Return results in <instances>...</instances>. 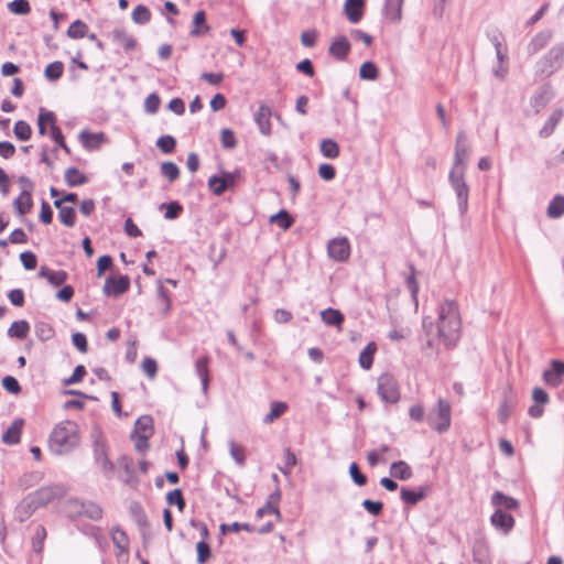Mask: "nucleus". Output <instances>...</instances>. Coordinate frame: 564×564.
Wrapping results in <instances>:
<instances>
[{"mask_svg":"<svg viewBox=\"0 0 564 564\" xmlns=\"http://www.w3.org/2000/svg\"><path fill=\"white\" fill-rule=\"evenodd\" d=\"M462 327L458 304L454 300H445L438 306L437 335L446 346L454 345L459 338Z\"/></svg>","mask_w":564,"mask_h":564,"instance_id":"nucleus-1","label":"nucleus"},{"mask_svg":"<svg viewBox=\"0 0 564 564\" xmlns=\"http://www.w3.org/2000/svg\"><path fill=\"white\" fill-rule=\"evenodd\" d=\"M79 444L78 425L74 421H63L55 425L48 437L50 451L55 455H65Z\"/></svg>","mask_w":564,"mask_h":564,"instance_id":"nucleus-2","label":"nucleus"},{"mask_svg":"<svg viewBox=\"0 0 564 564\" xmlns=\"http://www.w3.org/2000/svg\"><path fill=\"white\" fill-rule=\"evenodd\" d=\"M564 64V42L554 45L536 63V75L547 78Z\"/></svg>","mask_w":564,"mask_h":564,"instance_id":"nucleus-3","label":"nucleus"},{"mask_svg":"<svg viewBox=\"0 0 564 564\" xmlns=\"http://www.w3.org/2000/svg\"><path fill=\"white\" fill-rule=\"evenodd\" d=\"M427 424L434 431L443 434L448 431L452 422L451 404L447 400L440 398L426 417Z\"/></svg>","mask_w":564,"mask_h":564,"instance_id":"nucleus-4","label":"nucleus"},{"mask_svg":"<svg viewBox=\"0 0 564 564\" xmlns=\"http://www.w3.org/2000/svg\"><path fill=\"white\" fill-rule=\"evenodd\" d=\"M91 437L95 464L106 477H110L115 470V464L108 458L107 442L99 430H95Z\"/></svg>","mask_w":564,"mask_h":564,"instance_id":"nucleus-5","label":"nucleus"},{"mask_svg":"<svg viewBox=\"0 0 564 564\" xmlns=\"http://www.w3.org/2000/svg\"><path fill=\"white\" fill-rule=\"evenodd\" d=\"M464 169H452L448 180L457 198L458 212L460 216H465L468 210L469 186L465 181Z\"/></svg>","mask_w":564,"mask_h":564,"instance_id":"nucleus-6","label":"nucleus"},{"mask_svg":"<svg viewBox=\"0 0 564 564\" xmlns=\"http://www.w3.org/2000/svg\"><path fill=\"white\" fill-rule=\"evenodd\" d=\"M377 393L386 403L394 404L400 400L399 383L392 373L383 372L378 377Z\"/></svg>","mask_w":564,"mask_h":564,"instance_id":"nucleus-7","label":"nucleus"},{"mask_svg":"<svg viewBox=\"0 0 564 564\" xmlns=\"http://www.w3.org/2000/svg\"><path fill=\"white\" fill-rule=\"evenodd\" d=\"M62 488L58 486L42 487L35 492L29 495L24 502L29 509L35 510L52 502L57 497L62 496Z\"/></svg>","mask_w":564,"mask_h":564,"instance_id":"nucleus-8","label":"nucleus"},{"mask_svg":"<svg viewBox=\"0 0 564 564\" xmlns=\"http://www.w3.org/2000/svg\"><path fill=\"white\" fill-rule=\"evenodd\" d=\"M18 182L20 184L21 194L25 198V206L20 208V199H14L13 206L20 216H24L25 214L30 213L33 207L32 192L34 189V183L24 175L20 176Z\"/></svg>","mask_w":564,"mask_h":564,"instance_id":"nucleus-9","label":"nucleus"},{"mask_svg":"<svg viewBox=\"0 0 564 564\" xmlns=\"http://www.w3.org/2000/svg\"><path fill=\"white\" fill-rule=\"evenodd\" d=\"M129 511L140 530L142 540L147 542L151 538V533L150 522L143 507L141 506L140 502L132 501L130 503Z\"/></svg>","mask_w":564,"mask_h":564,"instance_id":"nucleus-10","label":"nucleus"},{"mask_svg":"<svg viewBox=\"0 0 564 564\" xmlns=\"http://www.w3.org/2000/svg\"><path fill=\"white\" fill-rule=\"evenodd\" d=\"M327 252L329 258L338 262L347 261L350 256L348 239L346 237L330 239L327 245Z\"/></svg>","mask_w":564,"mask_h":564,"instance_id":"nucleus-11","label":"nucleus"},{"mask_svg":"<svg viewBox=\"0 0 564 564\" xmlns=\"http://www.w3.org/2000/svg\"><path fill=\"white\" fill-rule=\"evenodd\" d=\"M238 177H240L239 170L234 172L220 170L218 174H214V195H221L226 191L234 188Z\"/></svg>","mask_w":564,"mask_h":564,"instance_id":"nucleus-12","label":"nucleus"},{"mask_svg":"<svg viewBox=\"0 0 564 564\" xmlns=\"http://www.w3.org/2000/svg\"><path fill=\"white\" fill-rule=\"evenodd\" d=\"M543 381L553 388H557L564 378V361L560 359H553L550 364V368L543 371Z\"/></svg>","mask_w":564,"mask_h":564,"instance_id":"nucleus-13","label":"nucleus"},{"mask_svg":"<svg viewBox=\"0 0 564 564\" xmlns=\"http://www.w3.org/2000/svg\"><path fill=\"white\" fill-rule=\"evenodd\" d=\"M191 524L193 527H198L200 529V534H202L203 540L196 544V552H197L196 561L198 564H205L208 561V558L212 556L210 545L206 542V539H208V536H209L208 527L205 523H198L194 520L191 521Z\"/></svg>","mask_w":564,"mask_h":564,"instance_id":"nucleus-14","label":"nucleus"},{"mask_svg":"<svg viewBox=\"0 0 564 564\" xmlns=\"http://www.w3.org/2000/svg\"><path fill=\"white\" fill-rule=\"evenodd\" d=\"M130 288V279L128 275H120L118 279L108 276L105 281L104 293L107 296H119L126 293Z\"/></svg>","mask_w":564,"mask_h":564,"instance_id":"nucleus-15","label":"nucleus"},{"mask_svg":"<svg viewBox=\"0 0 564 564\" xmlns=\"http://www.w3.org/2000/svg\"><path fill=\"white\" fill-rule=\"evenodd\" d=\"M430 491V486H421L417 489L402 487L400 490V498L405 505L413 507L425 499Z\"/></svg>","mask_w":564,"mask_h":564,"instance_id":"nucleus-16","label":"nucleus"},{"mask_svg":"<svg viewBox=\"0 0 564 564\" xmlns=\"http://www.w3.org/2000/svg\"><path fill=\"white\" fill-rule=\"evenodd\" d=\"M465 139V133L463 131L458 132L456 137L455 160L452 169L465 170V164L469 155L468 148L464 144Z\"/></svg>","mask_w":564,"mask_h":564,"instance_id":"nucleus-17","label":"nucleus"},{"mask_svg":"<svg viewBox=\"0 0 564 564\" xmlns=\"http://www.w3.org/2000/svg\"><path fill=\"white\" fill-rule=\"evenodd\" d=\"M271 116H272L271 108L265 105H261L259 107L258 111L254 113V121L259 128V131L263 135L271 134V131H272L271 122H270Z\"/></svg>","mask_w":564,"mask_h":564,"instance_id":"nucleus-18","label":"nucleus"},{"mask_svg":"<svg viewBox=\"0 0 564 564\" xmlns=\"http://www.w3.org/2000/svg\"><path fill=\"white\" fill-rule=\"evenodd\" d=\"M490 521L496 529H499L505 533L510 532L514 527V518L503 510H495Z\"/></svg>","mask_w":564,"mask_h":564,"instance_id":"nucleus-19","label":"nucleus"},{"mask_svg":"<svg viewBox=\"0 0 564 564\" xmlns=\"http://www.w3.org/2000/svg\"><path fill=\"white\" fill-rule=\"evenodd\" d=\"M24 425L23 419H15L2 435V442L7 445H17L20 443L22 429Z\"/></svg>","mask_w":564,"mask_h":564,"instance_id":"nucleus-20","label":"nucleus"},{"mask_svg":"<svg viewBox=\"0 0 564 564\" xmlns=\"http://www.w3.org/2000/svg\"><path fill=\"white\" fill-rule=\"evenodd\" d=\"M553 36V32L551 30H543L539 33H536L531 41L528 44V53L530 55H534L538 52H540L542 48H544L547 43L551 41Z\"/></svg>","mask_w":564,"mask_h":564,"instance_id":"nucleus-21","label":"nucleus"},{"mask_svg":"<svg viewBox=\"0 0 564 564\" xmlns=\"http://www.w3.org/2000/svg\"><path fill=\"white\" fill-rule=\"evenodd\" d=\"M491 503L496 510H514L519 507L518 500L507 496L502 491L496 490L491 496Z\"/></svg>","mask_w":564,"mask_h":564,"instance_id":"nucleus-22","label":"nucleus"},{"mask_svg":"<svg viewBox=\"0 0 564 564\" xmlns=\"http://www.w3.org/2000/svg\"><path fill=\"white\" fill-rule=\"evenodd\" d=\"M365 0H346L345 14L349 22L358 23L364 14Z\"/></svg>","mask_w":564,"mask_h":564,"instance_id":"nucleus-23","label":"nucleus"},{"mask_svg":"<svg viewBox=\"0 0 564 564\" xmlns=\"http://www.w3.org/2000/svg\"><path fill=\"white\" fill-rule=\"evenodd\" d=\"M329 54L335 56L337 59H345L350 52V43L346 36H337L330 44Z\"/></svg>","mask_w":564,"mask_h":564,"instance_id":"nucleus-24","label":"nucleus"},{"mask_svg":"<svg viewBox=\"0 0 564 564\" xmlns=\"http://www.w3.org/2000/svg\"><path fill=\"white\" fill-rule=\"evenodd\" d=\"M79 139L85 149L97 150L106 141V135L104 132L94 133L83 130L79 133Z\"/></svg>","mask_w":564,"mask_h":564,"instance_id":"nucleus-25","label":"nucleus"},{"mask_svg":"<svg viewBox=\"0 0 564 564\" xmlns=\"http://www.w3.org/2000/svg\"><path fill=\"white\" fill-rule=\"evenodd\" d=\"M489 41L492 43L496 50V56L499 63H505L508 59L507 56V47L503 45V34L498 31L494 30L491 32L487 33Z\"/></svg>","mask_w":564,"mask_h":564,"instance_id":"nucleus-26","label":"nucleus"},{"mask_svg":"<svg viewBox=\"0 0 564 564\" xmlns=\"http://www.w3.org/2000/svg\"><path fill=\"white\" fill-rule=\"evenodd\" d=\"M404 0H384L383 14L391 22H400Z\"/></svg>","mask_w":564,"mask_h":564,"instance_id":"nucleus-27","label":"nucleus"},{"mask_svg":"<svg viewBox=\"0 0 564 564\" xmlns=\"http://www.w3.org/2000/svg\"><path fill=\"white\" fill-rule=\"evenodd\" d=\"M552 99V91L550 85H543L540 87L531 98V106L539 111L545 107Z\"/></svg>","mask_w":564,"mask_h":564,"instance_id":"nucleus-28","label":"nucleus"},{"mask_svg":"<svg viewBox=\"0 0 564 564\" xmlns=\"http://www.w3.org/2000/svg\"><path fill=\"white\" fill-rule=\"evenodd\" d=\"M513 408L514 401L512 399L511 391H506L503 393V400L501 401L497 412L500 423L505 424L509 420Z\"/></svg>","mask_w":564,"mask_h":564,"instance_id":"nucleus-29","label":"nucleus"},{"mask_svg":"<svg viewBox=\"0 0 564 564\" xmlns=\"http://www.w3.org/2000/svg\"><path fill=\"white\" fill-rule=\"evenodd\" d=\"M563 115H564L563 109L558 108V109L554 110L551 113V116L547 118V120L545 121L542 129L540 130V132H539L540 137L541 138L550 137L554 132L556 126L562 120Z\"/></svg>","mask_w":564,"mask_h":564,"instance_id":"nucleus-30","label":"nucleus"},{"mask_svg":"<svg viewBox=\"0 0 564 564\" xmlns=\"http://www.w3.org/2000/svg\"><path fill=\"white\" fill-rule=\"evenodd\" d=\"M64 180L69 187H77L88 182L87 176L75 166H70L65 171Z\"/></svg>","mask_w":564,"mask_h":564,"instance_id":"nucleus-31","label":"nucleus"},{"mask_svg":"<svg viewBox=\"0 0 564 564\" xmlns=\"http://www.w3.org/2000/svg\"><path fill=\"white\" fill-rule=\"evenodd\" d=\"M322 321L328 326L340 327L345 321L344 314L336 308L327 307L321 312Z\"/></svg>","mask_w":564,"mask_h":564,"instance_id":"nucleus-32","label":"nucleus"},{"mask_svg":"<svg viewBox=\"0 0 564 564\" xmlns=\"http://www.w3.org/2000/svg\"><path fill=\"white\" fill-rule=\"evenodd\" d=\"M377 351V344L370 341L359 354V365L362 369L369 370L373 365L375 354Z\"/></svg>","mask_w":564,"mask_h":564,"instance_id":"nucleus-33","label":"nucleus"},{"mask_svg":"<svg viewBox=\"0 0 564 564\" xmlns=\"http://www.w3.org/2000/svg\"><path fill=\"white\" fill-rule=\"evenodd\" d=\"M269 221L271 224L278 225L283 230H288L293 226L294 218L286 209L282 208L278 213L270 216Z\"/></svg>","mask_w":564,"mask_h":564,"instance_id":"nucleus-34","label":"nucleus"},{"mask_svg":"<svg viewBox=\"0 0 564 564\" xmlns=\"http://www.w3.org/2000/svg\"><path fill=\"white\" fill-rule=\"evenodd\" d=\"M390 473L400 480H408L412 477V469L404 460L393 462L390 466Z\"/></svg>","mask_w":564,"mask_h":564,"instance_id":"nucleus-35","label":"nucleus"},{"mask_svg":"<svg viewBox=\"0 0 564 564\" xmlns=\"http://www.w3.org/2000/svg\"><path fill=\"white\" fill-rule=\"evenodd\" d=\"M153 419L150 415L140 416L134 423V435L152 436L153 434Z\"/></svg>","mask_w":564,"mask_h":564,"instance_id":"nucleus-36","label":"nucleus"},{"mask_svg":"<svg viewBox=\"0 0 564 564\" xmlns=\"http://www.w3.org/2000/svg\"><path fill=\"white\" fill-rule=\"evenodd\" d=\"M289 409V405L283 401H273L270 404V412L263 417L264 424H271Z\"/></svg>","mask_w":564,"mask_h":564,"instance_id":"nucleus-37","label":"nucleus"},{"mask_svg":"<svg viewBox=\"0 0 564 564\" xmlns=\"http://www.w3.org/2000/svg\"><path fill=\"white\" fill-rule=\"evenodd\" d=\"M30 332V325L25 319L15 321L8 329V335L18 339H24Z\"/></svg>","mask_w":564,"mask_h":564,"instance_id":"nucleus-38","label":"nucleus"},{"mask_svg":"<svg viewBox=\"0 0 564 564\" xmlns=\"http://www.w3.org/2000/svg\"><path fill=\"white\" fill-rule=\"evenodd\" d=\"M112 39L122 45L126 51H132L137 45L135 40L127 34L123 29H115L112 31Z\"/></svg>","mask_w":564,"mask_h":564,"instance_id":"nucleus-39","label":"nucleus"},{"mask_svg":"<svg viewBox=\"0 0 564 564\" xmlns=\"http://www.w3.org/2000/svg\"><path fill=\"white\" fill-rule=\"evenodd\" d=\"M196 372L202 382V389L207 393L209 384L208 357H202L196 361Z\"/></svg>","mask_w":564,"mask_h":564,"instance_id":"nucleus-40","label":"nucleus"},{"mask_svg":"<svg viewBox=\"0 0 564 564\" xmlns=\"http://www.w3.org/2000/svg\"><path fill=\"white\" fill-rule=\"evenodd\" d=\"M319 150L322 155L327 159H336L339 156L340 153L338 143L333 139L322 140Z\"/></svg>","mask_w":564,"mask_h":564,"instance_id":"nucleus-41","label":"nucleus"},{"mask_svg":"<svg viewBox=\"0 0 564 564\" xmlns=\"http://www.w3.org/2000/svg\"><path fill=\"white\" fill-rule=\"evenodd\" d=\"M82 517H86L93 521H98L102 518V509L94 501H83Z\"/></svg>","mask_w":564,"mask_h":564,"instance_id":"nucleus-42","label":"nucleus"},{"mask_svg":"<svg viewBox=\"0 0 564 564\" xmlns=\"http://www.w3.org/2000/svg\"><path fill=\"white\" fill-rule=\"evenodd\" d=\"M546 214L550 218H560L564 215V196L555 195L550 202Z\"/></svg>","mask_w":564,"mask_h":564,"instance_id":"nucleus-43","label":"nucleus"},{"mask_svg":"<svg viewBox=\"0 0 564 564\" xmlns=\"http://www.w3.org/2000/svg\"><path fill=\"white\" fill-rule=\"evenodd\" d=\"M88 25L82 21H74L67 29V36L74 40L83 39L87 35Z\"/></svg>","mask_w":564,"mask_h":564,"instance_id":"nucleus-44","label":"nucleus"},{"mask_svg":"<svg viewBox=\"0 0 564 564\" xmlns=\"http://www.w3.org/2000/svg\"><path fill=\"white\" fill-rule=\"evenodd\" d=\"M379 76L378 66L371 62L367 61L361 64L359 68V77L365 80H375Z\"/></svg>","mask_w":564,"mask_h":564,"instance_id":"nucleus-45","label":"nucleus"},{"mask_svg":"<svg viewBox=\"0 0 564 564\" xmlns=\"http://www.w3.org/2000/svg\"><path fill=\"white\" fill-rule=\"evenodd\" d=\"M34 332L36 337L41 341H46L54 336V329L50 323L39 321L34 325Z\"/></svg>","mask_w":564,"mask_h":564,"instance_id":"nucleus-46","label":"nucleus"},{"mask_svg":"<svg viewBox=\"0 0 564 564\" xmlns=\"http://www.w3.org/2000/svg\"><path fill=\"white\" fill-rule=\"evenodd\" d=\"M63 72H64V64L61 61H55L45 67L44 76L48 80L55 82L62 77Z\"/></svg>","mask_w":564,"mask_h":564,"instance_id":"nucleus-47","label":"nucleus"},{"mask_svg":"<svg viewBox=\"0 0 564 564\" xmlns=\"http://www.w3.org/2000/svg\"><path fill=\"white\" fill-rule=\"evenodd\" d=\"M13 133L20 141H28L32 135V129L26 121L19 120L13 127Z\"/></svg>","mask_w":564,"mask_h":564,"instance_id":"nucleus-48","label":"nucleus"},{"mask_svg":"<svg viewBox=\"0 0 564 564\" xmlns=\"http://www.w3.org/2000/svg\"><path fill=\"white\" fill-rule=\"evenodd\" d=\"M156 147L163 152L164 154H170L175 150L176 147V140L174 137L170 134L161 135L156 140Z\"/></svg>","mask_w":564,"mask_h":564,"instance_id":"nucleus-49","label":"nucleus"},{"mask_svg":"<svg viewBox=\"0 0 564 564\" xmlns=\"http://www.w3.org/2000/svg\"><path fill=\"white\" fill-rule=\"evenodd\" d=\"M229 452L235 462L243 466L246 463V449L242 445L237 444L235 441H229Z\"/></svg>","mask_w":564,"mask_h":564,"instance_id":"nucleus-50","label":"nucleus"},{"mask_svg":"<svg viewBox=\"0 0 564 564\" xmlns=\"http://www.w3.org/2000/svg\"><path fill=\"white\" fill-rule=\"evenodd\" d=\"M83 501L78 498H69L66 500L65 509L68 517L75 519L82 517Z\"/></svg>","mask_w":564,"mask_h":564,"instance_id":"nucleus-51","label":"nucleus"},{"mask_svg":"<svg viewBox=\"0 0 564 564\" xmlns=\"http://www.w3.org/2000/svg\"><path fill=\"white\" fill-rule=\"evenodd\" d=\"M151 19V12L150 10L142 4L137 6L132 11V20L137 24H145Z\"/></svg>","mask_w":564,"mask_h":564,"instance_id":"nucleus-52","label":"nucleus"},{"mask_svg":"<svg viewBox=\"0 0 564 564\" xmlns=\"http://www.w3.org/2000/svg\"><path fill=\"white\" fill-rule=\"evenodd\" d=\"M161 174L170 182H174L180 176V169L174 162L167 161L162 163Z\"/></svg>","mask_w":564,"mask_h":564,"instance_id":"nucleus-53","label":"nucleus"},{"mask_svg":"<svg viewBox=\"0 0 564 564\" xmlns=\"http://www.w3.org/2000/svg\"><path fill=\"white\" fill-rule=\"evenodd\" d=\"M166 502L170 506H176L180 511H183L186 506L183 492L180 488H176L166 495Z\"/></svg>","mask_w":564,"mask_h":564,"instance_id":"nucleus-54","label":"nucleus"},{"mask_svg":"<svg viewBox=\"0 0 564 564\" xmlns=\"http://www.w3.org/2000/svg\"><path fill=\"white\" fill-rule=\"evenodd\" d=\"M61 223L67 227H73L76 220V212L73 207L64 206L58 212Z\"/></svg>","mask_w":564,"mask_h":564,"instance_id":"nucleus-55","label":"nucleus"},{"mask_svg":"<svg viewBox=\"0 0 564 564\" xmlns=\"http://www.w3.org/2000/svg\"><path fill=\"white\" fill-rule=\"evenodd\" d=\"M111 538L113 544L120 549L121 551H126L128 549V536L123 530L120 528H113L111 532Z\"/></svg>","mask_w":564,"mask_h":564,"instance_id":"nucleus-56","label":"nucleus"},{"mask_svg":"<svg viewBox=\"0 0 564 564\" xmlns=\"http://www.w3.org/2000/svg\"><path fill=\"white\" fill-rule=\"evenodd\" d=\"M8 9L19 15H25L30 13L31 6L28 0H13L8 3Z\"/></svg>","mask_w":564,"mask_h":564,"instance_id":"nucleus-57","label":"nucleus"},{"mask_svg":"<svg viewBox=\"0 0 564 564\" xmlns=\"http://www.w3.org/2000/svg\"><path fill=\"white\" fill-rule=\"evenodd\" d=\"M349 475L351 477V480L359 487L365 486L368 481L367 476L364 473H361V470L356 462H352L350 464Z\"/></svg>","mask_w":564,"mask_h":564,"instance_id":"nucleus-58","label":"nucleus"},{"mask_svg":"<svg viewBox=\"0 0 564 564\" xmlns=\"http://www.w3.org/2000/svg\"><path fill=\"white\" fill-rule=\"evenodd\" d=\"M220 142L224 149H234L237 144L235 132L229 128L223 129L220 131Z\"/></svg>","mask_w":564,"mask_h":564,"instance_id":"nucleus-59","label":"nucleus"},{"mask_svg":"<svg viewBox=\"0 0 564 564\" xmlns=\"http://www.w3.org/2000/svg\"><path fill=\"white\" fill-rule=\"evenodd\" d=\"M361 506L368 513H370L373 517L380 516L382 513L383 507H384L382 501H380V500L375 501L371 499H365L361 502Z\"/></svg>","mask_w":564,"mask_h":564,"instance_id":"nucleus-60","label":"nucleus"},{"mask_svg":"<svg viewBox=\"0 0 564 564\" xmlns=\"http://www.w3.org/2000/svg\"><path fill=\"white\" fill-rule=\"evenodd\" d=\"M194 28L191 31L192 35H199L200 34V28H203L205 31H208V25L206 24V15L204 11H197L194 15Z\"/></svg>","mask_w":564,"mask_h":564,"instance_id":"nucleus-61","label":"nucleus"},{"mask_svg":"<svg viewBox=\"0 0 564 564\" xmlns=\"http://www.w3.org/2000/svg\"><path fill=\"white\" fill-rule=\"evenodd\" d=\"M86 376V368L83 365L75 367L73 375L68 378L63 379V386H70L80 382Z\"/></svg>","mask_w":564,"mask_h":564,"instance_id":"nucleus-62","label":"nucleus"},{"mask_svg":"<svg viewBox=\"0 0 564 564\" xmlns=\"http://www.w3.org/2000/svg\"><path fill=\"white\" fill-rule=\"evenodd\" d=\"M160 208H166L164 215L166 219H176L183 210V207L178 202H171L169 204L163 203Z\"/></svg>","mask_w":564,"mask_h":564,"instance_id":"nucleus-63","label":"nucleus"},{"mask_svg":"<svg viewBox=\"0 0 564 564\" xmlns=\"http://www.w3.org/2000/svg\"><path fill=\"white\" fill-rule=\"evenodd\" d=\"M160 102L161 100L156 93L150 94L144 100V111L151 115L155 113L159 110Z\"/></svg>","mask_w":564,"mask_h":564,"instance_id":"nucleus-64","label":"nucleus"}]
</instances>
